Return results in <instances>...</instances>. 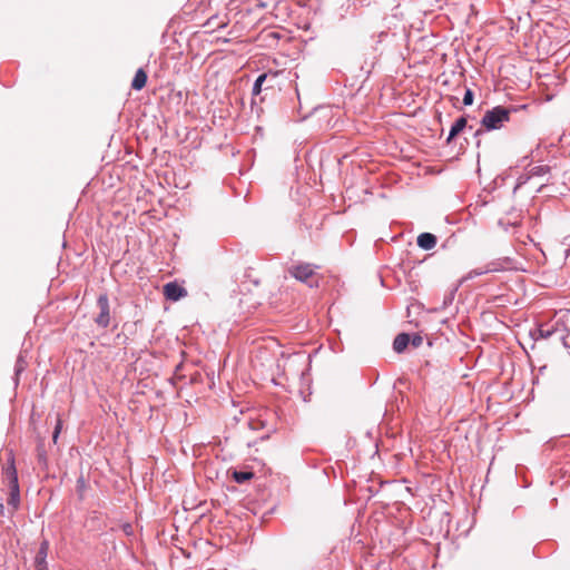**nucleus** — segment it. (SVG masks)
<instances>
[{
  "label": "nucleus",
  "instance_id": "obj_8",
  "mask_svg": "<svg viewBox=\"0 0 570 570\" xmlns=\"http://www.w3.org/2000/svg\"><path fill=\"white\" fill-rule=\"evenodd\" d=\"M411 336L406 333L399 334L393 342V348L397 353H402L410 344Z\"/></svg>",
  "mask_w": 570,
  "mask_h": 570
},
{
  "label": "nucleus",
  "instance_id": "obj_12",
  "mask_svg": "<svg viewBox=\"0 0 570 570\" xmlns=\"http://www.w3.org/2000/svg\"><path fill=\"white\" fill-rule=\"evenodd\" d=\"M266 78H267V75H266V73H263V75H261V76L256 79V81H255V83H254V87H253V95H258V94H261V91H262V85H263V82L266 80Z\"/></svg>",
  "mask_w": 570,
  "mask_h": 570
},
{
  "label": "nucleus",
  "instance_id": "obj_16",
  "mask_svg": "<svg viewBox=\"0 0 570 570\" xmlns=\"http://www.w3.org/2000/svg\"><path fill=\"white\" fill-rule=\"evenodd\" d=\"M541 171H544V167H542V166H538V167H534V168H533V173H535V174H539V173H541Z\"/></svg>",
  "mask_w": 570,
  "mask_h": 570
},
{
  "label": "nucleus",
  "instance_id": "obj_2",
  "mask_svg": "<svg viewBox=\"0 0 570 570\" xmlns=\"http://www.w3.org/2000/svg\"><path fill=\"white\" fill-rule=\"evenodd\" d=\"M7 479H8V487H9V498L7 500L8 505L11 507L12 511H16L20 503V494H19V484H18V476L17 471L13 464H10L4 469Z\"/></svg>",
  "mask_w": 570,
  "mask_h": 570
},
{
  "label": "nucleus",
  "instance_id": "obj_14",
  "mask_svg": "<svg viewBox=\"0 0 570 570\" xmlns=\"http://www.w3.org/2000/svg\"><path fill=\"white\" fill-rule=\"evenodd\" d=\"M463 104L465 106H470L473 104V92L471 89H466L465 90V94H464V97H463Z\"/></svg>",
  "mask_w": 570,
  "mask_h": 570
},
{
  "label": "nucleus",
  "instance_id": "obj_5",
  "mask_svg": "<svg viewBox=\"0 0 570 570\" xmlns=\"http://www.w3.org/2000/svg\"><path fill=\"white\" fill-rule=\"evenodd\" d=\"M164 295L167 299L176 302L185 296H187V291L185 287L179 285L177 282H170L164 285Z\"/></svg>",
  "mask_w": 570,
  "mask_h": 570
},
{
  "label": "nucleus",
  "instance_id": "obj_7",
  "mask_svg": "<svg viewBox=\"0 0 570 570\" xmlns=\"http://www.w3.org/2000/svg\"><path fill=\"white\" fill-rule=\"evenodd\" d=\"M147 73L146 71L142 69V68H139L136 73H135V77L131 81V88L134 90H141L146 83H147Z\"/></svg>",
  "mask_w": 570,
  "mask_h": 570
},
{
  "label": "nucleus",
  "instance_id": "obj_1",
  "mask_svg": "<svg viewBox=\"0 0 570 570\" xmlns=\"http://www.w3.org/2000/svg\"><path fill=\"white\" fill-rule=\"evenodd\" d=\"M511 109L497 106L488 110L482 118V126L488 130L500 129L504 122L510 120Z\"/></svg>",
  "mask_w": 570,
  "mask_h": 570
},
{
  "label": "nucleus",
  "instance_id": "obj_6",
  "mask_svg": "<svg viewBox=\"0 0 570 570\" xmlns=\"http://www.w3.org/2000/svg\"><path fill=\"white\" fill-rule=\"evenodd\" d=\"M416 242L419 247L429 250L435 247L436 237L431 233H422L421 235H419Z\"/></svg>",
  "mask_w": 570,
  "mask_h": 570
},
{
  "label": "nucleus",
  "instance_id": "obj_9",
  "mask_svg": "<svg viewBox=\"0 0 570 570\" xmlns=\"http://www.w3.org/2000/svg\"><path fill=\"white\" fill-rule=\"evenodd\" d=\"M466 126V118L460 117L455 120L453 126L451 127L450 135L448 141L452 140L455 136H458Z\"/></svg>",
  "mask_w": 570,
  "mask_h": 570
},
{
  "label": "nucleus",
  "instance_id": "obj_17",
  "mask_svg": "<svg viewBox=\"0 0 570 570\" xmlns=\"http://www.w3.org/2000/svg\"><path fill=\"white\" fill-rule=\"evenodd\" d=\"M3 510H4L3 503L0 501V514L3 513Z\"/></svg>",
  "mask_w": 570,
  "mask_h": 570
},
{
  "label": "nucleus",
  "instance_id": "obj_11",
  "mask_svg": "<svg viewBox=\"0 0 570 570\" xmlns=\"http://www.w3.org/2000/svg\"><path fill=\"white\" fill-rule=\"evenodd\" d=\"M47 552H48V542L47 541H43L41 543V547L38 551V554L36 557V561L38 563L39 567H41L42 564H45V559L47 557Z\"/></svg>",
  "mask_w": 570,
  "mask_h": 570
},
{
  "label": "nucleus",
  "instance_id": "obj_4",
  "mask_svg": "<svg viewBox=\"0 0 570 570\" xmlns=\"http://www.w3.org/2000/svg\"><path fill=\"white\" fill-rule=\"evenodd\" d=\"M97 305L100 309V313L95 318V322L100 327H107L110 323V311H109V299L106 294L99 295L97 299Z\"/></svg>",
  "mask_w": 570,
  "mask_h": 570
},
{
  "label": "nucleus",
  "instance_id": "obj_10",
  "mask_svg": "<svg viewBox=\"0 0 570 570\" xmlns=\"http://www.w3.org/2000/svg\"><path fill=\"white\" fill-rule=\"evenodd\" d=\"M253 476H254V473L248 472V471H234L233 472V479L237 483H244V482L250 480Z\"/></svg>",
  "mask_w": 570,
  "mask_h": 570
},
{
  "label": "nucleus",
  "instance_id": "obj_13",
  "mask_svg": "<svg viewBox=\"0 0 570 570\" xmlns=\"http://www.w3.org/2000/svg\"><path fill=\"white\" fill-rule=\"evenodd\" d=\"M61 429H62V420L61 417L58 415L57 417V422H56V426H55V431H53V435H52V440L55 443H57V440L59 438V434L61 432Z\"/></svg>",
  "mask_w": 570,
  "mask_h": 570
},
{
  "label": "nucleus",
  "instance_id": "obj_3",
  "mask_svg": "<svg viewBox=\"0 0 570 570\" xmlns=\"http://www.w3.org/2000/svg\"><path fill=\"white\" fill-rule=\"evenodd\" d=\"M288 273L295 279L308 284L312 286H317L316 273L311 264H298L291 266L288 268Z\"/></svg>",
  "mask_w": 570,
  "mask_h": 570
},
{
  "label": "nucleus",
  "instance_id": "obj_15",
  "mask_svg": "<svg viewBox=\"0 0 570 570\" xmlns=\"http://www.w3.org/2000/svg\"><path fill=\"white\" fill-rule=\"evenodd\" d=\"M422 342H423V340L420 335H413V337H411V341H410V343L414 347H419L422 344Z\"/></svg>",
  "mask_w": 570,
  "mask_h": 570
}]
</instances>
